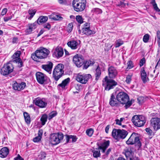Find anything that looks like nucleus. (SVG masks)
<instances>
[{"label": "nucleus", "mask_w": 160, "mask_h": 160, "mask_svg": "<svg viewBox=\"0 0 160 160\" xmlns=\"http://www.w3.org/2000/svg\"><path fill=\"white\" fill-rule=\"evenodd\" d=\"M132 154L133 153L131 149L128 148L125 150V154L127 159L132 160Z\"/></svg>", "instance_id": "nucleus-26"}, {"label": "nucleus", "mask_w": 160, "mask_h": 160, "mask_svg": "<svg viewBox=\"0 0 160 160\" xmlns=\"http://www.w3.org/2000/svg\"><path fill=\"white\" fill-rule=\"evenodd\" d=\"M13 67L12 64L8 63L5 64L0 71L1 74L3 75H6L12 72L13 69Z\"/></svg>", "instance_id": "nucleus-11"}, {"label": "nucleus", "mask_w": 160, "mask_h": 160, "mask_svg": "<svg viewBox=\"0 0 160 160\" xmlns=\"http://www.w3.org/2000/svg\"><path fill=\"white\" fill-rule=\"evenodd\" d=\"M151 125L153 127L154 130H157L160 129V118H154L150 120Z\"/></svg>", "instance_id": "nucleus-15"}, {"label": "nucleus", "mask_w": 160, "mask_h": 160, "mask_svg": "<svg viewBox=\"0 0 160 160\" xmlns=\"http://www.w3.org/2000/svg\"><path fill=\"white\" fill-rule=\"evenodd\" d=\"M73 26L72 23H69L68 26V32H70L72 31Z\"/></svg>", "instance_id": "nucleus-49"}, {"label": "nucleus", "mask_w": 160, "mask_h": 160, "mask_svg": "<svg viewBox=\"0 0 160 160\" xmlns=\"http://www.w3.org/2000/svg\"><path fill=\"white\" fill-rule=\"evenodd\" d=\"M47 118L48 116L46 114H44L42 115L40 118V121L42 125H44L45 124Z\"/></svg>", "instance_id": "nucleus-35"}, {"label": "nucleus", "mask_w": 160, "mask_h": 160, "mask_svg": "<svg viewBox=\"0 0 160 160\" xmlns=\"http://www.w3.org/2000/svg\"><path fill=\"white\" fill-rule=\"evenodd\" d=\"M76 19L77 22L80 24L82 23L83 22L82 18L81 16H77Z\"/></svg>", "instance_id": "nucleus-42"}, {"label": "nucleus", "mask_w": 160, "mask_h": 160, "mask_svg": "<svg viewBox=\"0 0 160 160\" xmlns=\"http://www.w3.org/2000/svg\"><path fill=\"white\" fill-rule=\"evenodd\" d=\"M132 121L135 126L138 127L143 126L146 122L144 117L141 115H136L133 116Z\"/></svg>", "instance_id": "nucleus-8"}, {"label": "nucleus", "mask_w": 160, "mask_h": 160, "mask_svg": "<svg viewBox=\"0 0 160 160\" xmlns=\"http://www.w3.org/2000/svg\"><path fill=\"white\" fill-rule=\"evenodd\" d=\"M73 62L78 67H80L84 63L83 57L80 54H76L73 58Z\"/></svg>", "instance_id": "nucleus-12"}, {"label": "nucleus", "mask_w": 160, "mask_h": 160, "mask_svg": "<svg viewBox=\"0 0 160 160\" xmlns=\"http://www.w3.org/2000/svg\"><path fill=\"white\" fill-rule=\"evenodd\" d=\"M24 117L26 122L28 124H29L31 122V119L29 114L27 112L23 113Z\"/></svg>", "instance_id": "nucleus-32"}, {"label": "nucleus", "mask_w": 160, "mask_h": 160, "mask_svg": "<svg viewBox=\"0 0 160 160\" xmlns=\"http://www.w3.org/2000/svg\"><path fill=\"white\" fill-rule=\"evenodd\" d=\"M110 143V141L109 140L105 141L103 142L100 144L98 142L97 143V145L98 146V148L96 149H102V152L103 153L105 152L106 149L109 146Z\"/></svg>", "instance_id": "nucleus-17"}, {"label": "nucleus", "mask_w": 160, "mask_h": 160, "mask_svg": "<svg viewBox=\"0 0 160 160\" xmlns=\"http://www.w3.org/2000/svg\"><path fill=\"white\" fill-rule=\"evenodd\" d=\"M101 75V72L100 69V68L99 66L97 67V68L95 70V80L97 81L99 78L100 77Z\"/></svg>", "instance_id": "nucleus-33"}, {"label": "nucleus", "mask_w": 160, "mask_h": 160, "mask_svg": "<svg viewBox=\"0 0 160 160\" xmlns=\"http://www.w3.org/2000/svg\"><path fill=\"white\" fill-rule=\"evenodd\" d=\"M21 54L20 51H17L12 56V59H16L17 58H20L19 57Z\"/></svg>", "instance_id": "nucleus-37"}, {"label": "nucleus", "mask_w": 160, "mask_h": 160, "mask_svg": "<svg viewBox=\"0 0 160 160\" xmlns=\"http://www.w3.org/2000/svg\"><path fill=\"white\" fill-rule=\"evenodd\" d=\"M132 104V102L128 100L127 102H126V103L125 104V105L124 106V107L126 109H127Z\"/></svg>", "instance_id": "nucleus-52"}, {"label": "nucleus", "mask_w": 160, "mask_h": 160, "mask_svg": "<svg viewBox=\"0 0 160 160\" xmlns=\"http://www.w3.org/2000/svg\"><path fill=\"white\" fill-rule=\"evenodd\" d=\"M126 143L128 145L135 144L139 148L141 146V143L138 134L136 132H133L132 133L128 140L126 141Z\"/></svg>", "instance_id": "nucleus-4"}, {"label": "nucleus", "mask_w": 160, "mask_h": 160, "mask_svg": "<svg viewBox=\"0 0 160 160\" xmlns=\"http://www.w3.org/2000/svg\"><path fill=\"white\" fill-rule=\"evenodd\" d=\"M57 115L56 112H52L49 114L48 119L50 120L52 119L53 118L55 117Z\"/></svg>", "instance_id": "nucleus-53"}, {"label": "nucleus", "mask_w": 160, "mask_h": 160, "mask_svg": "<svg viewBox=\"0 0 160 160\" xmlns=\"http://www.w3.org/2000/svg\"><path fill=\"white\" fill-rule=\"evenodd\" d=\"M90 24L88 23H85L83 25L82 28H90Z\"/></svg>", "instance_id": "nucleus-57"}, {"label": "nucleus", "mask_w": 160, "mask_h": 160, "mask_svg": "<svg viewBox=\"0 0 160 160\" xmlns=\"http://www.w3.org/2000/svg\"><path fill=\"white\" fill-rule=\"evenodd\" d=\"M36 11L35 9L29 10L28 11V13L30 15V18H32L33 17L36 12Z\"/></svg>", "instance_id": "nucleus-43"}, {"label": "nucleus", "mask_w": 160, "mask_h": 160, "mask_svg": "<svg viewBox=\"0 0 160 160\" xmlns=\"http://www.w3.org/2000/svg\"><path fill=\"white\" fill-rule=\"evenodd\" d=\"M26 86V83L24 82H22L21 83H18L15 82L13 85V88L14 90L20 91L23 90Z\"/></svg>", "instance_id": "nucleus-18"}, {"label": "nucleus", "mask_w": 160, "mask_h": 160, "mask_svg": "<svg viewBox=\"0 0 160 160\" xmlns=\"http://www.w3.org/2000/svg\"><path fill=\"white\" fill-rule=\"evenodd\" d=\"M140 72L142 79L143 82L145 83L147 82L146 79L148 78L144 68H141Z\"/></svg>", "instance_id": "nucleus-27"}, {"label": "nucleus", "mask_w": 160, "mask_h": 160, "mask_svg": "<svg viewBox=\"0 0 160 160\" xmlns=\"http://www.w3.org/2000/svg\"><path fill=\"white\" fill-rule=\"evenodd\" d=\"M72 5L74 9L77 12L84 10L86 6L85 0H73Z\"/></svg>", "instance_id": "nucleus-7"}, {"label": "nucleus", "mask_w": 160, "mask_h": 160, "mask_svg": "<svg viewBox=\"0 0 160 160\" xmlns=\"http://www.w3.org/2000/svg\"><path fill=\"white\" fill-rule=\"evenodd\" d=\"M123 43V41L121 39H118L115 42V48H118L122 45Z\"/></svg>", "instance_id": "nucleus-40"}, {"label": "nucleus", "mask_w": 160, "mask_h": 160, "mask_svg": "<svg viewBox=\"0 0 160 160\" xmlns=\"http://www.w3.org/2000/svg\"><path fill=\"white\" fill-rule=\"evenodd\" d=\"M95 62L93 60L86 61L84 63L83 68L86 69L89 66L92 65Z\"/></svg>", "instance_id": "nucleus-31"}, {"label": "nucleus", "mask_w": 160, "mask_h": 160, "mask_svg": "<svg viewBox=\"0 0 160 160\" xmlns=\"http://www.w3.org/2000/svg\"><path fill=\"white\" fill-rule=\"evenodd\" d=\"M70 81V78H68L62 81V82L58 85V86L61 87L62 89L64 88L69 83Z\"/></svg>", "instance_id": "nucleus-29"}, {"label": "nucleus", "mask_w": 160, "mask_h": 160, "mask_svg": "<svg viewBox=\"0 0 160 160\" xmlns=\"http://www.w3.org/2000/svg\"><path fill=\"white\" fill-rule=\"evenodd\" d=\"M68 46L72 49H76L78 48V43L75 40H71L67 43Z\"/></svg>", "instance_id": "nucleus-24"}, {"label": "nucleus", "mask_w": 160, "mask_h": 160, "mask_svg": "<svg viewBox=\"0 0 160 160\" xmlns=\"http://www.w3.org/2000/svg\"><path fill=\"white\" fill-rule=\"evenodd\" d=\"M64 135L62 132L53 133L50 134L49 138L50 143L53 145H56L63 139Z\"/></svg>", "instance_id": "nucleus-5"}, {"label": "nucleus", "mask_w": 160, "mask_h": 160, "mask_svg": "<svg viewBox=\"0 0 160 160\" xmlns=\"http://www.w3.org/2000/svg\"><path fill=\"white\" fill-rule=\"evenodd\" d=\"M146 62V59L144 58H143L140 61L139 66L140 67L142 66Z\"/></svg>", "instance_id": "nucleus-51"}, {"label": "nucleus", "mask_w": 160, "mask_h": 160, "mask_svg": "<svg viewBox=\"0 0 160 160\" xmlns=\"http://www.w3.org/2000/svg\"><path fill=\"white\" fill-rule=\"evenodd\" d=\"M111 151V148L108 149L105 153V155L107 157Z\"/></svg>", "instance_id": "nucleus-62"}, {"label": "nucleus", "mask_w": 160, "mask_h": 160, "mask_svg": "<svg viewBox=\"0 0 160 160\" xmlns=\"http://www.w3.org/2000/svg\"><path fill=\"white\" fill-rule=\"evenodd\" d=\"M37 25V23L36 22L32 23L29 24L28 28L25 30L26 33L28 34L31 33L32 31L36 28Z\"/></svg>", "instance_id": "nucleus-20"}, {"label": "nucleus", "mask_w": 160, "mask_h": 160, "mask_svg": "<svg viewBox=\"0 0 160 160\" xmlns=\"http://www.w3.org/2000/svg\"><path fill=\"white\" fill-rule=\"evenodd\" d=\"M59 4L62 5H66L67 3L66 0H58Z\"/></svg>", "instance_id": "nucleus-56"}, {"label": "nucleus", "mask_w": 160, "mask_h": 160, "mask_svg": "<svg viewBox=\"0 0 160 160\" xmlns=\"http://www.w3.org/2000/svg\"><path fill=\"white\" fill-rule=\"evenodd\" d=\"M149 39V35L148 34H146L144 35L143 37V40L145 42H147Z\"/></svg>", "instance_id": "nucleus-48"}, {"label": "nucleus", "mask_w": 160, "mask_h": 160, "mask_svg": "<svg viewBox=\"0 0 160 160\" xmlns=\"http://www.w3.org/2000/svg\"><path fill=\"white\" fill-rule=\"evenodd\" d=\"M14 160H24L22 158L19 154L18 155L17 157L14 158Z\"/></svg>", "instance_id": "nucleus-58"}, {"label": "nucleus", "mask_w": 160, "mask_h": 160, "mask_svg": "<svg viewBox=\"0 0 160 160\" xmlns=\"http://www.w3.org/2000/svg\"><path fill=\"white\" fill-rule=\"evenodd\" d=\"M44 28H47L48 30H49L51 28V25L49 23H48L46 24V25H44Z\"/></svg>", "instance_id": "nucleus-63"}, {"label": "nucleus", "mask_w": 160, "mask_h": 160, "mask_svg": "<svg viewBox=\"0 0 160 160\" xmlns=\"http://www.w3.org/2000/svg\"><path fill=\"white\" fill-rule=\"evenodd\" d=\"M66 142H75L77 140L76 136L72 135H66Z\"/></svg>", "instance_id": "nucleus-30"}, {"label": "nucleus", "mask_w": 160, "mask_h": 160, "mask_svg": "<svg viewBox=\"0 0 160 160\" xmlns=\"http://www.w3.org/2000/svg\"><path fill=\"white\" fill-rule=\"evenodd\" d=\"M82 33L83 34L89 35L94 34L95 32L94 31L91 30L90 28H82Z\"/></svg>", "instance_id": "nucleus-25"}, {"label": "nucleus", "mask_w": 160, "mask_h": 160, "mask_svg": "<svg viewBox=\"0 0 160 160\" xmlns=\"http://www.w3.org/2000/svg\"><path fill=\"white\" fill-rule=\"evenodd\" d=\"M43 131L42 129H39L38 131V136L41 137L42 138V137L43 134Z\"/></svg>", "instance_id": "nucleus-59"}, {"label": "nucleus", "mask_w": 160, "mask_h": 160, "mask_svg": "<svg viewBox=\"0 0 160 160\" xmlns=\"http://www.w3.org/2000/svg\"><path fill=\"white\" fill-rule=\"evenodd\" d=\"M116 97L117 101L122 104H124L129 100V97L128 94L123 92H119Z\"/></svg>", "instance_id": "nucleus-9"}, {"label": "nucleus", "mask_w": 160, "mask_h": 160, "mask_svg": "<svg viewBox=\"0 0 160 160\" xmlns=\"http://www.w3.org/2000/svg\"><path fill=\"white\" fill-rule=\"evenodd\" d=\"M48 20V17L47 16H42L39 17L36 22L37 24H41L45 23Z\"/></svg>", "instance_id": "nucleus-28"}, {"label": "nucleus", "mask_w": 160, "mask_h": 160, "mask_svg": "<svg viewBox=\"0 0 160 160\" xmlns=\"http://www.w3.org/2000/svg\"><path fill=\"white\" fill-rule=\"evenodd\" d=\"M13 61L17 63L18 67L20 68L22 66V62L20 58H17L14 60Z\"/></svg>", "instance_id": "nucleus-39"}, {"label": "nucleus", "mask_w": 160, "mask_h": 160, "mask_svg": "<svg viewBox=\"0 0 160 160\" xmlns=\"http://www.w3.org/2000/svg\"><path fill=\"white\" fill-rule=\"evenodd\" d=\"M7 11L8 10L7 8H5L3 9L1 13V15H5L7 12Z\"/></svg>", "instance_id": "nucleus-60"}, {"label": "nucleus", "mask_w": 160, "mask_h": 160, "mask_svg": "<svg viewBox=\"0 0 160 160\" xmlns=\"http://www.w3.org/2000/svg\"><path fill=\"white\" fill-rule=\"evenodd\" d=\"M118 101L116 98L114 93H112L109 100V104L112 106H117L118 105Z\"/></svg>", "instance_id": "nucleus-22"}, {"label": "nucleus", "mask_w": 160, "mask_h": 160, "mask_svg": "<svg viewBox=\"0 0 160 160\" xmlns=\"http://www.w3.org/2000/svg\"><path fill=\"white\" fill-rule=\"evenodd\" d=\"M110 128V125H108L105 128V132L107 133H108V132Z\"/></svg>", "instance_id": "nucleus-64"}, {"label": "nucleus", "mask_w": 160, "mask_h": 160, "mask_svg": "<svg viewBox=\"0 0 160 160\" xmlns=\"http://www.w3.org/2000/svg\"><path fill=\"white\" fill-rule=\"evenodd\" d=\"M36 76L37 81L40 84H43L47 80V76L41 72H37L36 74Z\"/></svg>", "instance_id": "nucleus-14"}, {"label": "nucleus", "mask_w": 160, "mask_h": 160, "mask_svg": "<svg viewBox=\"0 0 160 160\" xmlns=\"http://www.w3.org/2000/svg\"><path fill=\"white\" fill-rule=\"evenodd\" d=\"M76 80L81 83L86 84L89 80L92 78V76L90 74H81L78 73L76 77Z\"/></svg>", "instance_id": "nucleus-10"}, {"label": "nucleus", "mask_w": 160, "mask_h": 160, "mask_svg": "<svg viewBox=\"0 0 160 160\" xmlns=\"http://www.w3.org/2000/svg\"><path fill=\"white\" fill-rule=\"evenodd\" d=\"M100 149L96 148L95 149L92 150V152L93 153V156L94 158H97L100 157L101 154Z\"/></svg>", "instance_id": "nucleus-34"}, {"label": "nucleus", "mask_w": 160, "mask_h": 160, "mask_svg": "<svg viewBox=\"0 0 160 160\" xmlns=\"http://www.w3.org/2000/svg\"><path fill=\"white\" fill-rule=\"evenodd\" d=\"M63 18L62 17L58 15H57L53 18V19L56 20H61Z\"/></svg>", "instance_id": "nucleus-55"}, {"label": "nucleus", "mask_w": 160, "mask_h": 160, "mask_svg": "<svg viewBox=\"0 0 160 160\" xmlns=\"http://www.w3.org/2000/svg\"><path fill=\"white\" fill-rule=\"evenodd\" d=\"M64 66L62 64H58L55 67L53 72V78L58 81L64 74Z\"/></svg>", "instance_id": "nucleus-3"}, {"label": "nucleus", "mask_w": 160, "mask_h": 160, "mask_svg": "<svg viewBox=\"0 0 160 160\" xmlns=\"http://www.w3.org/2000/svg\"><path fill=\"white\" fill-rule=\"evenodd\" d=\"M12 18V16L9 17H5L4 18V20L5 22H6L10 20Z\"/></svg>", "instance_id": "nucleus-61"}, {"label": "nucleus", "mask_w": 160, "mask_h": 160, "mask_svg": "<svg viewBox=\"0 0 160 160\" xmlns=\"http://www.w3.org/2000/svg\"><path fill=\"white\" fill-rule=\"evenodd\" d=\"M137 100L139 104H142L144 102V98L142 96H140L137 98Z\"/></svg>", "instance_id": "nucleus-46"}, {"label": "nucleus", "mask_w": 160, "mask_h": 160, "mask_svg": "<svg viewBox=\"0 0 160 160\" xmlns=\"http://www.w3.org/2000/svg\"><path fill=\"white\" fill-rule=\"evenodd\" d=\"M132 76V74L128 75V76H127L126 77V82L127 83L129 84L131 82L132 79L131 78Z\"/></svg>", "instance_id": "nucleus-45"}, {"label": "nucleus", "mask_w": 160, "mask_h": 160, "mask_svg": "<svg viewBox=\"0 0 160 160\" xmlns=\"http://www.w3.org/2000/svg\"><path fill=\"white\" fill-rule=\"evenodd\" d=\"M109 77L111 78H114L118 75V72L116 68L113 66H110L108 69Z\"/></svg>", "instance_id": "nucleus-16"}, {"label": "nucleus", "mask_w": 160, "mask_h": 160, "mask_svg": "<svg viewBox=\"0 0 160 160\" xmlns=\"http://www.w3.org/2000/svg\"><path fill=\"white\" fill-rule=\"evenodd\" d=\"M128 134V132L124 129L121 130L115 128L113 129L112 132V135L113 138L118 141L120 139H124Z\"/></svg>", "instance_id": "nucleus-2"}, {"label": "nucleus", "mask_w": 160, "mask_h": 160, "mask_svg": "<svg viewBox=\"0 0 160 160\" xmlns=\"http://www.w3.org/2000/svg\"><path fill=\"white\" fill-rule=\"evenodd\" d=\"M46 154L44 152H41L38 155L39 160H45Z\"/></svg>", "instance_id": "nucleus-38"}, {"label": "nucleus", "mask_w": 160, "mask_h": 160, "mask_svg": "<svg viewBox=\"0 0 160 160\" xmlns=\"http://www.w3.org/2000/svg\"><path fill=\"white\" fill-rule=\"evenodd\" d=\"M104 82L103 80V86L105 87V89L109 91L113 89L117 84V83L115 80L112 79H108L107 76L105 77L104 78Z\"/></svg>", "instance_id": "nucleus-6"}, {"label": "nucleus", "mask_w": 160, "mask_h": 160, "mask_svg": "<svg viewBox=\"0 0 160 160\" xmlns=\"http://www.w3.org/2000/svg\"><path fill=\"white\" fill-rule=\"evenodd\" d=\"M64 54L63 48L61 47H57L55 49L53 55L58 58H60Z\"/></svg>", "instance_id": "nucleus-19"}, {"label": "nucleus", "mask_w": 160, "mask_h": 160, "mask_svg": "<svg viewBox=\"0 0 160 160\" xmlns=\"http://www.w3.org/2000/svg\"><path fill=\"white\" fill-rule=\"evenodd\" d=\"M33 102L36 105L41 108H43L46 107L47 103L43 99H41L39 97L35 98L33 101Z\"/></svg>", "instance_id": "nucleus-13"}, {"label": "nucleus", "mask_w": 160, "mask_h": 160, "mask_svg": "<svg viewBox=\"0 0 160 160\" xmlns=\"http://www.w3.org/2000/svg\"><path fill=\"white\" fill-rule=\"evenodd\" d=\"M151 3L153 6V8L155 10L158 12L160 11V9H159L158 7L155 0H152L151 2Z\"/></svg>", "instance_id": "nucleus-36"}, {"label": "nucleus", "mask_w": 160, "mask_h": 160, "mask_svg": "<svg viewBox=\"0 0 160 160\" xmlns=\"http://www.w3.org/2000/svg\"><path fill=\"white\" fill-rule=\"evenodd\" d=\"M41 138V137L38 136L33 138V141L35 142H38L40 141Z\"/></svg>", "instance_id": "nucleus-54"}, {"label": "nucleus", "mask_w": 160, "mask_h": 160, "mask_svg": "<svg viewBox=\"0 0 160 160\" xmlns=\"http://www.w3.org/2000/svg\"><path fill=\"white\" fill-rule=\"evenodd\" d=\"M94 11L97 14H101L102 12V10L98 8H96L94 9Z\"/></svg>", "instance_id": "nucleus-50"}, {"label": "nucleus", "mask_w": 160, "mask_h": 160, "mask_svg": "<svg viewBox=\"0 0 160 160\" xmlns=\"http://www.w3.org/2000/svg\"><path fill=\"white\" fill-rule=\"evenodd\" d=\"M94 131L92 128L88 129L86 131V133L87 135L89 137H91Z\"/></svg>", "instance_id": "nucleus-41"}, {"label": "nucleus", "mask_w": 160, "mask_h": 160, "mask_svg": "<svg viewBox=\"0 0 160 160\" xmlns=\"http://www.w3.org/2000/svg\"><path fill=\"white\" fill-rule=\"evenodd\" d=\"M49 51L43 47H40L36 50L34 54H32L31 57L34 61L39 62L38 59L46 58L49 53Z\"/></svg>", "instance_id": "nucleus-1"}, {"label": "nucleus", "mask_w": 160, "mask_h": 160, "mask_svg": "<svg viewBox=\"0 0 160 160\" xmlns=\"http://www.w3.org/2000/svg\"><path fill=\"white\" fill-rule=\"evenodd\" d=\"M53 65V64L51 62H49L48 64L42 65L41 67L42 69L50 74L52 73Z\"/></svg>", "instance_id": "nucleus-21"}, {"label": "nucleus", "mask_w": 160, "mask_h": 160, "mask_svg": "<svg viewBox=\"0 0 160 160\" xmlns=\"http://www.w3.org/2000/svg\"><path fill=\"white\" fill-rule=\"evenodd\" d=\"M9 153V150L7 147L2 148L0 150V157L4 158L7 157Z\"/></svg>", "instance_id": "nucleus-23"}, {"label": "nucleus", "mask_w": 160, "mask_h": 160, "mask_svg": "<svg viewBox=\"0 0 160 160\" xmlns=\"http://www.w3.org/2000/svg\"><path fill=\"white\" fill-rule=\"evenodd\" d=\"M146 131L148 133L149 136L152 137L153 136L152 131L151 129L149 128H147L145 129Z\"/></svg>", "instance_id": "nucleus-44"}, {"label": "nucleus", "mask_w": 160, "mask_h": 160, "mask_svg": "<svg viewBox=\"0 0 160 160\" xmlns=\"http://www.w3.org/2000/svg\"><path fill=\"white\" fill-rule=\"evenodd\" d=\"M128 67L127 69H130L133 67V65L132 61L129 60L128 61L127 63Z\"/></svg>", "instance_id": "nucleus-47"}]
</instances>
